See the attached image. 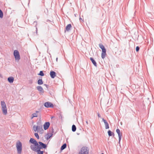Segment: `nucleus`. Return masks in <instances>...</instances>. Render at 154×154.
<instances>
[{
	"label": "nucleus",
	"mask_w": 154,
	"mask_h": 154,
	"mask_svg": "<svg viewBox=\"0 0 154 154\" xmlns=\"http://www.w3.org/2000/svg\"><path fill=\"white\" fill-rule=\"evenodd\" d=\"M38 75L42 76L44 75V74L43 73V71H40L39 73L38 74Z\"/></svg>",
	"instance_id": "obj_24"
},
{
	"label": "nucleus",
	"mask_w": 154,
	"mask_h": 154,
	"mask_svg": "<svg viewBox=\"0 0 154 154\" xmlns=\"http://www.w3.org/2000/svg\"><path fill=\"white\" fill-rule=\"evenodd\" d=\"M107 132L109 137L112 136V132L110 130H109Z\"/></svg>",
	"instance_id": "obj_27"
},
{
	"label": "nucleus",
	"mask_w": 154,
	"mask_h": 154,
	"mask_svg": "<svg viewBox=\"0 0 154 154\" xmlns=\"http://www.w3.org/2000/svg\"><path fill=\"white\" fill-rule=\"evenodd\" d=\"M140 50V48L139 46H137L136 48V51L137 52H138Z\"/></svg>",
	"instance_id": "obj_33"
},
{
	"label": "nucleus",
	"mask_w": 154,
	"mask_h": 154,
	"mask_svg": "<svg viewBox=\"0 0 154 154\" xmlns=\"http://www.w3.org/2000/svg\"><path fill=\"white\" fill-rule=\"evenodd\" d=\"M102 120L104 123L105 125V126L106 129H109V125L106 121V120H105L103 118H102Z\"/></svg>",
	"instance_id": "obj_11"
},
{
	"label": "nucleus",
	"mask_w": 154,
	"mask_h": 154,
	"mask_svg": "<svg viewBox=\"0 0 154 154\" xmlns=\"http://www.w3.org/2000/svg\"><path fill=\"white\" fill-rule=\"evenodd\" d=\"M2 110L3 114L6 115L7 113V107L2 108Z\"/></svg>",
	"instance_id": "obj_16"
},
{
	"label": "nucleus",
	"mask_w": 154,
	"mask_h": 154,
	"mask_svg": "<svg viewBox=\"0 0 154 154\" xmlns=\"http://www.w3.org/2000/svg\"><path fill=\"white\" fill-rule=\"evenodd\" d=\"M44 106L47 108H53L54 107L53 104L49 102H47L45 103Z\"/></svg>",
	"instance_id": "obj_5"
},
{
	"label": "nucleus",
	"mask_w": 154,
	"mask_h": 154,
	"mask_svg": "<svg viewBox=\"0 0 154 154\" xmlns=\"http://www.w3.org/2000/svg\"><path fill=\"white\" fill-rule=\"evenodd\" d=\"M36 127L37 128L38 130H39L40 131L41 129L42 131H44L43 130L42 128V126L37 125Z\"/></svg>",
	"instance_id": "obj_23"
},
{
	"label": "nucleus",
	"mask_w": 154,
	"mask_h": 154,
	"mask_svg": "<svg viewBox=\"0 0 154 154\" xmlns=\"http://www.w3.org/2000/svg\"><path fill=\"white\" fill-rule=\"evenodd\" d=\"M3 13L2 10H0V18H3Z\"/></svg>",
	"instance_id": "obj_26"
},
{
	"label": "nucleus",
	"mask_w": 154,
	"mask_h": 154,
	"mask_svg": "<svg viewBox=\"0 0 154 154\" xmlns=\"http://www.w3.org/2000/svg\"><path fill=\"white\" fill-rule=\"evenodd\" d=\"M66 144L65 143L63 144L61 146L60 148L61 150H62L65 149L66 147Z\"/></svg>",
	"instance_id": "obj_18"
},
{
	"label": "nucleus",
	"mask_w": 154,
	"mask_h": 154,
	"mask_svg": "<svg viewBox=\"0 0 154 154\" xmlns=\"http://www.w3.org/2000/svg\"><path fill=\"white\" fill-rule=\"evenodd\" d=\"M44 85L46 87V88H48V85H46V84H45Z\"/></svg>",
	"instance_id": "obj_36"
},
{
	"label": "nucleus",
	"mask_w": 154,
	"mask_h": 154,
	"mask_svg": "<svg viewBox=\"0 0 154 154\" xmlns=\"http://www.w3.org/2000/svg\"><path fill=\"white\" fill-rule=\"evenodd\" d=\"M37 125L42 126V122L40 120L37 122Z\"/></svg>",
	"instance_id": "obj_31"
},
{
	"label": "nucleus",
	"mask_w": 154,
	"mask_h": 154,
	"mask_svg": "<svg viewBox=\"0 0 154 154\" xmlns=\"http://www.w3.org/2000/svg\"><path fill=\"white\" fill-rule=\"evenodd\" d=\"M106 49L102 50V52L101 53V57L103 59H104L106 57Z\"/></svg>",
	"instance_id": "obj_12"
},
{
	"label": "nucleus",
	"mask_w": 154,
	"mask_h": 154,
	"mask_svg": "<svg viewBox=\"0 0 154 154\" xmlns=\"http://www.w3.org/2000/svg\"><path fill=\"white\" fill-rule=\"evenodd\" d=\"M34 135H35V136L37 138V139H39V136L38 133H35L34 134Z\"/></svg>",
	"instance_id": "obj_30"
},
{
	"label": "nucleus",
	"mask_w": 154,
	"mask_h": 154,
	"mask_svg": "<svg viewBox=\"0 0 154 154\" xmlns=\"http://www.w3.org/2000/svg\"><path fill=\"white\" fill-rule=\"evenodd\" d=\"M52 133H48L47 135H45V138L47 140H48L52 136V133L54 132V130L53 128H52Z\"/></svg>",
	"instance_id": "obj_6"
},
{
	"label": "nucleus",
	"mask_w": 154,
	"mask_h": 154,
	"mask_svg": "<svg viewBox=\"0 0 154 154\" xmlns=\"http://www.w3.org/2000/svg\"><path fill=\"white\" fill-rule=\"evenodd\" d=\"M37 19H38L39 18V17H38L37 16Z\"/></svg>",
	"instance_id": "obj_45"
},
{
	"label": "nucleus",
	"mask_w": 154,
	"mask_h": 154,
	"mask_svg": "<svg viewBox=\"0 0 154 154\" xmlns=\"http://www.w3.org/2000/svg\"><path fill=\"white\" fill-rule=\"evenodd\" d=\"M50 123L48 122H45L44 125V128L45 130H47L49 127Z\"/></svg>",
	"instance_id": "obj_9"
},
{
	"label": "nucleus",
	"mask_w": 154,
	"mask_h": 154,
	"mask_svg": "<svg viewBox=\"0 0 154 154\" xmlns=\"http://www.w3.org/2000/svg\"><path fill=\"white\" fill-rule=\"evenodd\" d=\"M18 154H21L22 151V144L19 141L16 144Z\"/></svg>",
	"instance_id": "obj_2"
},
{
	"label": "nucleus",
	"mask_w": 154,
	"mask_h": 154,
	"mask_svg": "<svg viewBox=\"0 0 154 154\" xmlns=\"http://www.w3.org/2000/svg\"><path fill=\"white\" fill-rule=\"evenodd\" d=\"M76 15H77V14H75V17H76Z\"/></svg>",
	"instance_id": "obj_47"
},
{
	"label": "nucleus",
	"mask_w": 154,
	"mask_h": 154,
	"mask_svg": "<svg viewBox=\"0 0 154 154\" xmlns=\"http://www.w3.org/2000/svg\"><path fill=\"white\" fill-rule=\"evenodd\" d=\"M38 143L42 147V149H46L47 148V146L46 144H45L41 141H39L38 142Z\"/></svg>",
	"instance_id": "obj_8"
},
{
	"label": "nucleus",
	"mask_w": 154,
	"mask_h": 154,
	"mask_svg": "<svg viewBox=\"0 0 154 154\" xmlns=\"http://www.w3.org/2000/svg\"><path fill=\"white\" fill-rule=\"evenodd\" d=\"M72 27V25L71 24H68L66 27V29L65 30L67 31H69L70 29V28Z\"/></svg>",
	"instance_id": "obj_14"
},
{
	"label": "nucleus",
	"mask_w": 154,
	"mask_h": 154,
	"mask_svg": "<svg viewBox=\"0 0 154 154\" xmlns=\"http://www.w3.org/2000/svg\"><path fill=\"white\" fill-rule=\"evenodd\" d=\"M97 115L98 117L100 118L101 117L99 113H97Z\"/></svg>",
	"instance_id": "obj_35"
},
{
	"label": "nucleus",
	"mask_w": 154,
	"mask_h": 154,
	"mask_svg": "<svg viewBox=\"0 0 154 154\" xmlns=\"http://www.w3.org/2000/svg\"><path fill=\"white\" fill-rule=\"evenodd\" d=\"M50 75L51 78L54 79L56 76V73L54 71H51L50 72Z\"/></svg>",
	"instance_id": "obj_10"
},
{
	"label": "nucleus",
	"mask_w": 154,
	"mask_h": 154,
	"mask_svg": "<svg viewBox=\"0 0 154 154\" xmlns=\"http://www.w3.org/2000/svg\"><path fill=\"white\" fill-rule=\"evenodd\" d=\"M14 80V77H10L8 78V81L10 83H12Z\"/></svg>",
	"instance_id": "obj_15"
},
{
	"label": "nucleus",
	"mask_w": 154,
	"mask_h": 154,
	"mask_svg": "<svg viewBox=\"0 0 154 154\" xmlns=\"http://www.w3.org/2000/svg\"><path fill=\"white\" fill-rule=\"evenodd\" d=\"M32 117L31 119H32L34 117H37L38 116V115L36 113H34L32 114Z\"/></svg>",
	"instance_id": "obj_25"
},
{
	"label": "nucleus",
	"mask_w": 154,
	"mask_h": 154,
	"mask_svg": "<svg viewBox=\"0 0 154 154\" xmlns=\"http://www.w3.org/2000/svg\"><path fill=\"white\" fill-rule=\"evenodd\" d=\"M86 124L88 125V120H87L86 121Z\"/></svg>",
	"instance_id": "obj_39"
},
{
	"label": "nucleus",
	"mask_w": 154,
	"mask_h": 154,
	"mask_svg": "<svg viewBox=\"0 0 154 154\" xmlns=\"http://www.w3.org/2000/svg\"><path fill=\"white\" fill-rule=\"evenodd\" d=\"M50 20H46V22H50Z\"/></svg>",
	"instance_id": "obj_41"
},
{
	"label": "nucleus",
	"mask_w": 154,
	"mask_h": 154,
	"mask_svg": "<svg viewBox=\"0 0 154 154\" xmlns=\"http://www.w3.org/2000/svg\"><path fill=\"white\" fill-rule=\"evenodd\" d=\"M41 117L40 116V118H39V121L40 120L41 121Z\"/></svg>",
	"instance_id": "obj_44"
},
{
	"label": "nucleus",
	"mask_w": 154,
	"mask_h": 154,
	"mask_svg": "<svg viewBox=\"0 0 154 154\" xmlns=\"http://www.w3.org/2000/svg\"><path fill=\"white\" fill-rule=\"evenodd\" d=\"M99 45V47L101 49H102L104 47V46L102 44H101V43Z\"/></svg>",
	"instance_id": "obj_32"
},
{
	"label": "nucleus",
	"mask_w": 154,
	"mask_h": 154,
	"mask_svg": "<svg viewBox=\"0 0 154 154\" xmlns=\"http://www.w3.org/2000/svg\"><path fill=\"white\" fill-rule=\"evenodd\" d=\"M33 130L35 131L36 132L38 131L37 128L36 127V126L35 125H34L33 126Z\"/></svg>",
	"instance_id": "obj_28"
},
{
	"label": "nucleus",
	"mask_w": 154,
	"mask_h": 154,
	"mask_svg": "<svg viewBox=\"0 0 154 154\" xmlns=\"http://www.w3.org/2000/svg\"><path fill=\"white\" fill-rule=\"evenodd\" d=\"M34 152H36L37 154H43L44 151H41V150L34 151Z\"/></svg>",
	"instance_id": "obj_22"
},
{
	"label": "nucleus",
	"mask_w": 154,
	"mask_h": 154,
	"mask_svg": "<svg viewBox=\"0 0 154 154\" xmlns=\"http://www.w3.org/2000/svg\"><path fill=\"white\" fill-rule=\"evenodd\" d=\"M37 89L38 90V91L40 92H42V93H43L44 92V90L42 88V87H41L40 86H38L36 87Z\"/></svg>",
	"instance_id": "obj_13"
},
{
	"label": "nucleus",
	"mask_w": 154,
	"mask_h": 154,
	"mask_svg": "<svg viewBox=\"0 0 154 154\" xmlns=\"http://www.w3.org/2000/svg\"><path fill=\"white\" fill-rule=\"evenodd\" d=\"M29 142L33 145H31L30 148L33 151L41 150L43 149L39 145L38 142L33 138H31L29 140Z\"/></svg>",
	"instance_id": "obj_1"
},
{
	"label": "nucleus",
	"mask_w": 154,
	"mask_h": 154,
	"mask_svg": "<svg viewBox=\"0 0 154 154\" xmlns=\"http://www.w3.org/2000/svg\"><path fill=\"white\" fill-rule=\"evenodd\" d=\"M54 117L53 116H52L51 117V119H52L53 118H54Z\"/></svg>",
	"instance_id": "obj_43"
},
{
	"label": "nucleus",
	"mask_w": 154,
	"mask_h": 154,
	"mask_svg": "<svg viewBox=\"0 0 154 154\" xmlns=\"http://www.w3.org/2000/svg\"><path fill=\"white\" fill-rule=\"evenodd\" d=\"M0 10H1V9H0Z\"/></svg>",
	"instance_id": "obj_49"
},
{
	"label": "nucleus",
	"mask_w": 154,
	"mask_h": 154,
	"mask_svg": "<svg viewBox=\"0 0 154 154\" xmlns=\"http://www.w3.org/2000/svg\"><path fill=\"white\" fill-rule=\"evenodd\" d=\"M57 60H58V58H57L56 59V61H57Z\"/></svg>",
	"instance_id": "obj_46"
},
{
	"label": "nucleus",
	"mask_w": 154,
	"mask_h": 154,
	"mask_svg": "<svg viewBox=\"0 0 154 154\" xmlns=\"http://www.w3.org/2000/svg\"><path fill=\"white\" fill-rule=\"evenodd\" d=\"M39 112V111H36V113H38Z\"/></svg>",
	"instance_id": "obj_42"
},
{
	"label": "nucleus",
	"mask_w": 154,
	"mask_h": 154,
	"mask_svg": "<svg viewBox=\"0 0 154 154\" xmlns=\"http://www.w3.org/2000/svg\"><path fill=\"white\" fill-rule=\"evenodd\" d=\"M76 129V127L75 125H73L72 127V130L73 132H75Z\"/></svg>",
	"instance_id": "obj_20"
},
{
	"label": "nucleus",
	"mask_w": 154,
	"mask_h": 154,
	"mask_svg": "<svg viewBox=\"0 0 154 154\" xmlns=\"http://www.w3.org/2000/svg\"><path fill=\"white\" fill-rule=\"evenodd\" d=\"M14 55L15 58V60L18 62L20 58L19 52L18 50H15L14 51Z\"/></svg>",
	"instance_id": "obj_4"
},
{
	"label": "nucleus",
	"mask_w": 154,
	"mask_h": 154,
	"mask_svg": "<svg viewBox=\"0 0 154 154\" xmlns=\"http://www.w3.org/2000/svg\"><path fill=\"white\" fill-rule=\"evenodd\" d=\"M79 20L80 22L81 21V20L83 21L81 17H80L79 18Z\"/></svg>",
	"instance_id": "obj_37"
},
{
	"label": "nucleus",
	"mask_w": 154,
	"mask_h": 154,
	"mask_svg": "<svg viewBox=\"0 0 154 154\" xmlns=\"http://www.w3.org/2000/svg\"><path fill=\"white\" fill-rule=\"evenodd\" d=\"M101 154H104L103 153H102Z\"/></svg>",
	"instance_id": "obj_48"
},
{
	"label": "nucleus",
	"mask_w": 154,
	"mask_h": 154,
	"mask_svg": "<svg viewBox=\"0 0 154 154\" xmlns=\"http://www.w3.org/2000/svg\"><path fill=\"white\" fill-rule=\"evenodd\" d=\"M90 60L91 61L92 63L94 64V65L96 67H97V63H96V61L94 59L93 57H90Z\"/></svg>",
	"instance_id": "obj_17"
},
{
	"label": "nucleus",
	"mask_w": 154,
	"mask_h": 154,
	"mask_svg": "<svg viewBox=\"0 0 154 154\" xmlns=\"http://www.w3.org/2000/svg\"><path fill=\"white\" fill-rule=\"evenodd\" d=\"M89 149L86 146L83 147L79 152V154H88Z\"/></svg>",
	"instance_id": "obj_3"
},
{
	"label": "nucleus",
	"mask_w": 154,
	"mask_h": 154,
	"mask_svg": "<svg viewBox=\"0 0 154 154\" xmlns=\"http://www.w3.org/2000/svg\"><path fill=\"white\" fill-rule=\"evenodd\" d=\"M1 105L2 108L6 107V104L4 101H2L1 102Z\"/></svg>",
	"instance_id": "obj_21"
},
{
	"label": "nucleus",
	"mask_w": 154,
	"mask_h": 154,
	"mask_svg": "<svg viewBox=\"0 0 154 154\" xmlns=\"http://www.w3.org/2000/svg\"><path fill=\"white\" fill-rule=\"evenodd\" d=\"M116 132L118 134L119 137V143H120V141L122 139V134L120 133V131L119 129H117Z\"/></svg>",
	"instance_id": "obj_7"
},
{
	"label": "nucleus",
	"mask_w": 154,
	"mask_h": 154,
	"mask_svg": "<svg viewBox=\"0 0 154 154\" xmlns=\"http://www.w3.org/2000/svg\"><path fill=\"white\" fill-rule=\"evenodd\" d=\"M36 23V25H35V27H36V34L37 33V22L36 21H35L34 22L33 24L34 23Z\"/></svg>",
	"instance_id": "obj_29"
},
{
	"label": "nucleus",
	"mask_w": 154,
	"mask_h": 154,
	"mask_svg": "<svg viewBox=\"0 0 154 154\" xmlns=\"http://www.w3.org/2000/svg\"><path fill=\"white\" fill-rule=\"evenodd\" d=\"M106 49L104 47L101 49L102 50H104V49Z\"/></svg>",
	"instance_id": "obj_40"
},
{
	"label": "nucleus",
	"mask_w": 154,
	"mask_h": 154,
	"mask_svg": "<svg viewBox=\"0 0 154 154\" xmlns=\"http://www.w3.org/2000/svg\"><path fill=\"white\" fill-rule=\"evenodd\" d=\"M114 135H115V134H114V133L112 132V136L113 137H114Z\"/></svg>",
	"instance_id": "obj_38"
},
{
	"label": "nucleus",
	"mask_w": 154,
	"mask_h": 154,
	"mask_svg": "<svg viewBox=\"0 0 154 154\" xmlns=\"http://www.w3.org/2000/svg\"><path fill=\"white\" fill-rule=\"evenodd\" d=\"M38 84L39 85H41L43 83V82L42 79H39L37 81Z\"/></svg>",
	"instance_id": "obj_19"
},
{
	"label": "nucleus",
	"mask_w": 154,
	"mask_h": 154,
	"mask_svg": "<svg viewBox=\"0 0 154 154\" xmlns=\"http://www.w3.org/2000/svg\"><path fill=\"white\" fill-rule=\"evenodd\" d=\"M29 83L30 84H32L33 83V80H30L29 81Z\"/></svg>",
	"instance_id": "obj_34"
}]
</instances>
